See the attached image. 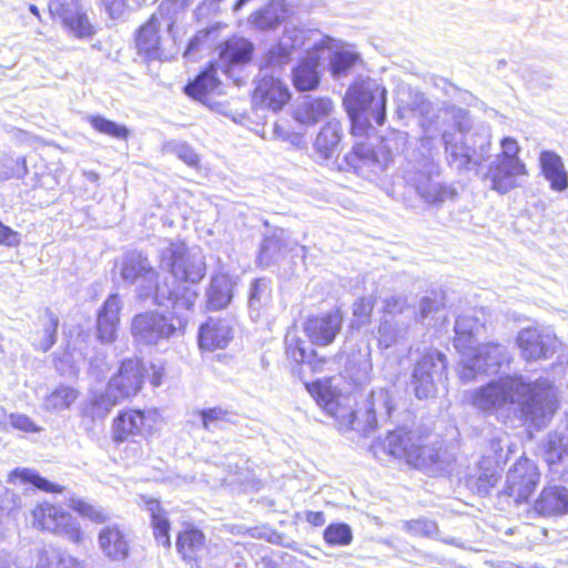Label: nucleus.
Returning <instances> with one entry per match:
<instances>
[{
    "label": "nucleus",
    "instance_id": "2f4dec72",
    "mask_svg": "<svg viewBox=\"0 0 568 568\" xmlns=\"http://www.w3.org/2000/svg\"><path fill=\"white\" fill-rule=\"evenodd\" d=\"M234 282L227 274H216L212 277L207 292V304L212 310L226 307L233 295Z\"/></svg>",
    "mask_w": 568,
    "mask_h": 568
},
{
    "label": "nucleus",
    "instance_id": "49530a36",
    "mask_svg": "<svg viewBox=\"0 0 568 568\" xmlns=\"http://www.w3.org/2000/svg\"><path fill=\"white\" fill-rule=\"evenodd\" d=\"M154 540L165 549L171 548V521L169 515L150 521Z\"/></svg>",
    "mask_w": 568,
    "mask_h": 568
},
{
    "label": "nucleus",
    "instance_id": "6ab92c4d",
    "mask_svg": "<svg viewBox=\"0 0 568 568\" xmlns=\"http://www.w3.org/2000/svg\"><path fill=\"white\" fill-rule=\"evenodd\" d=\"M207 547L205 532L192 523H185L175 536V549L185 562H197Z\"/></svg>",
    "mask_w": 568,
    "mask_h": 568
},
{
    "label": "nucleus",
    "instance_id": "09e8293b",
    "mask_svg": "<svg viewBox=\"0 0 568 568\" xmlns=\"http://www.w3.org/2000/svg\"><path fill=\"white\" fill-rule=\"evenodd\" d=\"M8 420L12 428L23 433H39L41 430V427L37 426L26 414L12 413L8 416Z\"/></svg>",
    "mask_w": 568,
    "mask_h": 568
},
{
    "label": "nucleus",
    "instance_id": "6e6d98bb",
    "mask_svg": "<svg viewBox=\"0 0 568 568\" xmlns=\"http://www.w3.org/2000/svg\"><path fill=\"white\" fill-rule=\"evenodd\" d=\"M68 506L72 511L84 518L88 515L91 503L82 498H70Z\"/></svg>",
    "mask_w": 568,
    "mask_h": 568
},
{
    "label": "nucleus",
    "instance_id": "dca6fc26",
    "mask_svg": "<svg viewBox=\"0 0 568 568\" xmlns=\"http://www.w3.org/2000/svg\"><path fill=\"white\" fill-rule=\"evenodd\" d=\"M122 302L119 294H110L97 313L95 333L102 344H111L118 338Z\"/></svg>",
    "mask_w": 568,
    "mask_h": 568
},
{
    "label": "nucleus",
    "instance_id": "a19ab883",
    "mask_svg": "<svg viewBox=\"0 0 568 568\" xmlns=\"http://www.w3.org/2000/svg\"><path fill=\"white\" fill-rule=\"evenodd\" d=\"M326 545L331 547L347 546L353 540L351 527L345 523L329 524L323 532Z\"/></svg>",
    "mask_w": 568,
    "mask_h": 568
},
{
    "label": "nucleus",
    "instance_id": "423d86ee",
    "mask_svg": "<svg viewBox=\"0 0 568 568\" xmlns=\"http://www.w3.org/2000/svg\"><path fill=\"white\" fill-rule=\"evenodd\" d=\"M375 102L373 118L377 125H383L386 120V91L379 92L357 88L347 95V113L351 120L349 134L353 138H365L372 131L369 121L362 118L358 111L366 110L369 104Z\"/></svg>",
    "mask_w": 568,
    "mask_h": 568
},
{
    "label": "nucleus",
    "instance_id": "de8ad7c7",
    "mask_svg": "<svg viewBox=\"0 0 568 568\" xmlns=\"http://www.w3.org/2000/svg\"><path fill=\"white\" fill-rule=\"evenodd\" d=\"M197 414L202 426L207 430L215 427L219 423L227 422L230 416V412L221 406L203 408Z\"/></svg>",
    "mask_w": 568,
    "mask_h": 568
},
{
    "label": "nucleus",
    "instance_id": "6e6552de",
    "mask_svg": "<svg viewBox=\"0 0 568 568\" xmlns=\"http://www.w3.org/2000/svg\"><path fill=\"white\" fill-rule=\"evenodd\" d=\"M154 422L155 413L150 409L122 408L111 422V440L116 446L133 443L136 437L151 435Z\"/></svg>",
    "mask_w": 568,
    "mask_h": 568
},
{
    "label": "nucleus",
    "instance_id": "e2e57ef3",
    "mask_svg": "<svg viewBox=\"0 0 568 568\" xmlns=\"http://www.w3.org/2000/svg\"><path fill=\"white\" fill-rule=\"evenodd\" d=\"M291 142L297 146H300L303 143V135L302 134H295Z\"/></svg>",
    "mask_w": 568,
    "mask_h": 568
},
{
    "label": "nucleus",
    "instance_id": "13d9d810",
    "mask_svg": "<svg viewBox=\"0 0 568 568\" xmlns=\"http://www.w3.org/2000/svg\"><path fill=\"white\" fill-rule=\"evenodd\" d=\"M261 280H255L253 282V285H252V293H251V297L252 298H258L260 296V286H261Z\"/></svg>",
    "mask_w": 568,
    "mask_h": 568
},
{
    "label": "nucleus",
    "instance_id": "f704fd0d",
    "mask_svg": "<svg viewBox=\"0 0 568 568\" xmlns=\"http://www.w3.org/2000/svg\"><path fill=\"white\" fill-rule=\"evenodd\" d=\"M10 478L19 479L23 484H30L34 488L49 494H61L64 489L63 486L45 479L38 471L30 468H14L10 473Z\"/></svg>",
    "mask_w": 568,
    "mask_h": 568
},
{
    "label": "nucleus",
    "instance_id": "c85d7f7f",
    "mask_svg": "<svg viewBox=\"0 0 568 568\" xmlns=\"http://www.w3.org/2000/svg\"><path fill=\"white\" fill-rule=\"evenodd\" d=\"M342 140V126L339 122L325 123L317 133L314 149L323 160H329L337 155Z\"/></svg>",
    "mask_w": 568,
    "mask_h": 568
},
{
    "label": "nucleus",
    "instance_id": "2eb2a0df",
    "mask_svg": "<svg viewBox=\"0 0 568 568\" xmlns=\"http://www.w3.org/2000/svg\"><path fill=\"white\" fill-rule=\"evenodd\" d=\"M48 11L53 19H59L69 33L77 39H90L95 34V28L88 14L82 10L71 11L67 1H49Z\"/></svg>",
    "mask_w": 568,
    "mask_h": 568
},
{
    "label": "nucleus",
    "instance_id": "473e14b6",
    "mask_svg": "<svg viewBox=\"0 0 568 568\" xmlns=\"http://www.w3.org/2000/svg\"><path fill=\"white\" fill-rule=\"evenodd\" d=\"M518 345L526 361L547 357L548 348L542 336L534 329H526L518 336Z\"/></svg>",
    "mask_w": 568,
    "mask_h": 568
},
{
    "label": "nucleus",
    "instance_id": "052dcab7",
    "mask_svg": "<svg viewBox=\"0 0 568 568\" xmlns=\"http://www.w3.org/2000/svg\"><path fill=\"white\" fill-rule=\"evenodd\" d=\"M374 422H375V410L372 407H369L367 409V424L371 425Z\"/></svg>",
    "mask_w": 568,
    "mask_h": 568
},
{
    "label": "nucleus",
    "instance_id": "69168bd1",
    "mask_svg": "<svg viewBox=\"0 0 568 568\" xmlns=\"http://www.w3.org/2000/svg\"><path fill=\"white\" fill-rule=\"evenodd\" d=\"M175 320L180 328H184L187 324V321L185 318L176 316Z\"/></svg>",
    "mask_w": 568,
    "mask_h": 568
},
{
    "label": "nucleus",
    "instance_id": "39448f33",
    "mask_svg": "<svg viewBox=\"0 0 568 568\" xmlns=\"http://www.w3.org/2000/svg\"><path fill=\"white\" fill-rule=\"evenodd\" d=\"M500 152L487 171L491 189L506 194L519 186V180L527 176L528 170L520 159V146L515 138L506 136L500 141Z\"/></svg>",
    "mask_w": 568,
    "mask_h": 568
},
{
    "label": "nucleus",
    "instance_id": "1a4fd4ad",
    "mask_svg": "<svg viewBox=\"0 0 568 568\" xmlns=\"http://www.w3.org/2000/svg\"><path fill=\"white\" fill-rule=\"evenodd\" d=\"M540 477L537 464L527 456H520L507 473L503 494L517 505L528 503L540 483Z\"/></svg>",
    "mask_w": 568,
    "mask_h": 568
},
{
    "label": "nucleus",
    "instance_id": "f3484780",
    "mask_svg": "<svg viewBox=\"0 0 568 568\" xmlns=\"http://www.w3.org/2000/svg\"><path fill=\"white\" fill-rule=\"evenodd\" d=\"M233 339V328L223 318L209 317L199 327L197 345L202 352L224 349Z\"/></svg>",
    "mask_w": 568,
    "mask_h": 568
},
{
    "label": "nucleus",
    "instance_id": "c756f323",
    "mask_svg": "<svg viewBox=\"0 0 568 568\" xmlns=\"http://www.w3.org/2000/svg\"><path fill=\"white\" fill-rule=\"evenodd\" d=\"M321 62L320 54L302 59L293 69L292 81L297 91H311L318 87L320 74L317 68Z\"/></svg>",
    "mask_w": 568,
    "mask_h": 568
},
{
    "label": "nucleus",
    "instance_id": "b1692460",
    "mask_svg": "<svg viewBox=\"0 0 568 568\" xmlns=\"http://www.w3.org/2000/svg\"><path fill=\"white\" fill-rule=\"evenodd\" d=\"M535 509L541 516H557L568 513V489L547 486L535 501Z\"/></svg>",
    "mask_w": 568,
    "mask_h": 568
},
{
    "label": "nucleus",
    "instance_id": "bf43d9fd",
    "mask_svg": "<svg viewBox=\"0 0 568 568\" xmlns=\"http://www.w3.org/2000/svg\"><path fill=\"white\" fill-rule=\"evenodd\" d=\"M248 1H250V0H236V1L233 3V7H232L233 11H235V12H236V11H240V10L242 9V7H243L246 2H248Z\"/></svg>",
    "mask_w": 568,
    "mask_h": 568
},
{
    "label": "nucleus",
    "instance_id": "ddd939ff",
    "mask_svg": "<svg viewBox=\"0 0 568 568\" xmlns=\"http://www.w3.org/2000/svg\"><path fill=\"white\" fill-rule=\"evenodd\" d=\"M176 328L170 318L155 311L139 313L131 322L132 335L146 344H156L161 339L171 337Z\"/></svg>",
    "mask_w": 568,
    "mask_h": 568
},
{
    "label": "nucleus",
    "instance_id": "58836bf2",
    "mask_svg": "<svg viewBox=\"0 0 568 568\" xmlns=\"http://www.w3.org/2000/svg\"><path fill=\"white\" fill-rule=\"evenodd\" d=\"M375 306V300L373 297L362 296L357 298L352 305L351 321L352 329H359L361 327L371 323Z\"/></svg>",
    "mask_w": 568,
    "mask_h": 568
},
{
    "label": "nucleus",
    "instance_id": "a211bd4d",
    "mask_svg": "<svg viewBox=\"0 0 568 568\" xmlns=\"http://www.w3.org/2000/svg\"><path fill=\"white\" fill-rule=\"evenodd\" d=\"M98 544L111 561H125L131 554V541L124 529L116 524L104 526L98 534Z\"/></svg>",
    "mask_w": 568,
    "mask_h": 568
},
{
    "label": "nucleus",
    "instance_id": "4c0bfd02",
    "mask_svg": "<svg viewBox=\"0 0 568 568\" xmlns=\"http://www.w3.org/2000/svg\"><path fill=\"white\" fill-rule=\"evenodd\" d=\"M417 192L428 204H440L452 194L447 186L432 181L430 178L419 181L417 184Z\"/></svg>",
    "mask_w": 568,
    "mask_h": 568
},
{
    "label": "nucleus",
    "instance_id": "7c9ffc66",
    "mask_svg": "<svg viewBox=\"0 0 568 568\" xmlns=\"http://www.w3.org/2000/svg\"><path fill=\"white\" fill-rule=\"evenodd\" d=\"M287 8L284 0H270L250 16V23L260 30L274 29L284 20Z\"/></svg>",
    "mask_w": 568,
    "mask_h": 568
},
{
    "label": "nucleus",
    "instance_id": "f03ea898",
    "mask_svg": "<svg viewBox=\"0 0 568 568\" xmlns=\"http://www.w3.org/2000/svg\"><path fill=\"white\" fill-rule=\"evenodd\" d=\"M164 377L163 366L146 364L139 357L124 358L109 378L106 394L111 397V404L129 402L140 394L146 378L153 387H159Z\"/></svg>",
    "mask_w": 568,
    "mask_h": 568
},
{
    "label": "nucleus",
    "instance_id": "4be33fe9",
    "mask_svg": "<svg viewBox=\"0 0 568 568\" xmlns=\"http://www.w3.org/2000/svg\"><path fill=\"white\" fill-rule=\"evenodd\" d=\"M254 44L243 37L233 36L219 45V58L227 70L252 61Z\"/></svg>",
    "mask_w": 568,
    "mask_h": 568
},
{
    "label": "nucleus",
    "instance_id": "cd10ccee",
    "mask_svg": "<svg viewBox=\"0 0 568 568\" xmlns=\"http://www.w3.org/2000/svg\"><path fill=\"white\" fill-rule=\"evenodd\" d=\"M540 169L549 181L550 187L562 192L568 187V174L561 158L554 151H541L539 155Z\"/></svg>",
    "mask_w": 568,
    "mask_h": 568
},
{
    "label": "nucleus",
    "instance_id": "9d476101",
    "mask_svg": "<svg viewBox=\"0 0 568 568\" xmlns=\"http://www.w3.org/2000/svg\"><path fill=\"white\" fill-rule=\"evenodd\" d=\"M385 139L382 138L381 142ZM393 160L389 148L381 143L374 148L364 141L355 142L352 149L344 155L343 163L346 171L357 175L369 178L384 170Z\"/></svg>",
    "mask_w": 568,
    "mask_h": 568
},
{
    "label": "nucleus",
    "instance_id": "0e129e2a",
    "mask_svg": "<svg viewBox=\"0 0 568 568\" xmlns=\"http://www.w3.org/2000/svg\"><path fill=\"white\" fill-rule=\"evenodd\" d=\"M464 337V334L463 335H459L455 338L454 341V346L455 348H457L459 352H462V348H463V345L460 344L462 339Z\"/></svg>",
    "mask_w": 568,
    "mask_h": 568
},
{
    "label": "nucleus",
    "instance_id": "79ce46f5",
    "mask_svg": "<svg viewBox=\"0 0 568 568\" xmlns=\"http://www.w3.org/2000/svg\"><path fill=\"white\" fill-rule=\"evenodd\" d=\"M152 271V267L148 265V260L139 255L124 260L121 266V276L126 281L133 282Z\"/></svg>",
    "mask_w": 568,
    "mask_h": 568
},
{
    "label": "nucleus",
    "instance_id": "0eeeda50",
    "mask_svg": "<svg viewBox=\"0 0 568 568\" xmlns=\"http://www.w3.org/2000/svg\"><path fill=\"white\" fill-rule=\"evenodd\" d=\"M31 525L40 531L64 535L77 545L84 541V532L72 520L71 514L49 501L39 503L32 508Z\"/></svg>",
    "mask_w": 568,
    "mask_h": 568
},
{
    "label": "nucleus",
    "instance_id": "a878e982",
    "mask_svg": "<svg viewBox=\"0 0 568 568\" xmlns=\"http://www.w3.org/2000/svg\"><path fill=\"white\" fill-rule=\"evenodd\" d=\"M503 379L490 382L471 393L470 402L483 413H494L505 407Z\"/></svg>",
    "mask_w": 568,
    "mask_h": 568
},
{
    "label": "nucleus",
    "instance_id": "393cba45",
    "mask_svg": "<svg viewBox=\"0 0 568 568\" xmlns=\"http://www.w3.org/2000/svg\"><path fill=\"white\" fill-rule=\"evenodd\" d=\"M333 109V102L328 98H311L300 103L293 118L302 125L312 126L326 119Z\"/></svg>",
    "mask_w": 568,
    "mask_h": 568
},
{
    "label": "nucleus",
    "instance_id": "4d7b16f0",
    "mask_svg": "<svg viewBox=\"0 0 568 568\" xmlns=\"http://www.w3.org/2000/svg\"><path fill=\"white\" fill-rule=\"evenodd\" d=\"M306 521L313 527H321L325 523V515L323 511H306Z\"/></svg>",
    "mask_w": 568,
    "mask_h": 568
},
{
    "label": "nucleus",
    "instance_id": "5701e85b",
    "mask_svg": "<svg viewBox=\"0 0 568 568\" xmlns=\"http://www.w3.org/2000/svg\"><path fill=\"white\" fill-rule=\"evenodd\" d=\"M59 327L58 316L49 308L38 316L34 322L32 335V345L34 349L48 352L57 342V332Z\"/></svg>",
    "mask_w": 568,
    "mask_h": 568
},
{
    "label": "nucleus",
    "instance_id": "680f3d73",
    "mask_svg": "<svg viewBox=\"0 0 568 568\" xmlns=\"http://www.w3.org/2000/svg\"><path fill=\"white\" fill-rule=\"evenodd\" d=\"M29 10H30V12H31L34 17H37L39 20L41 19L40 10H39V8H38L36 4H30V6H29Z\"/></svg>",
    "mask_w": 568,
    "mask_h": 568
},
{
    "label": "nucleus",
    "instance_id": "3c124183",
    "mask_svg": "<svg viewBox=\"0 0 568 568\" xmlns=\"http://www.w3.org/2000/svg\"><path fill=\"white\" fill-rule=\"evenodd\" d=\"M141 500L143 503V507L150 515V521L168 515V511L163 508L159 499L149 496H141Z\"/></svg>",
    "mask_w": 568,
    "mask_h": 568
},
{
    "label": "nucleus",
    "instance_id": "f8f14e48",
    "mask_svg": "<svg viewBox=\"0 0 568 568\" xmlns=\"http://www.w3.org/2000/svg\"><path fill=\"white\" fill-rule=\"evenodd\" d=\"M505 406L516 405L524 418L535 415L541 408L540 387L518 376L503 378Z\"/></svg>",
    "mask_w": 568,
    "mask_h": 568
},
{
    "label": "nucleus",
    "instance_id": "aec40b11",
    "mask_svg": "<svg viewBox=\"0 0 568 568\" xmlns=\"http://www.w3.org/2000/svg\"><path fill=\"white\" fill-rule=\"evenodd\" d=\"M135 48L138 54L148 61L158 60L162 55V43L160 36V18L152 14L135 33Z\"/></svg>",
    "mask_w": 568,
    "mask_h": 568
},
{
    "label": "nucleus",
    "instance_id": "ea45409f",
    "mask_svg": "<svg viewBox=\"0 0 568 568\" xmlns=\"http://www.w3.org/2000/svg\"><path fill=\"white\" fill-rule=\"evenodd\" d=\"M111 397L106 399L100 394L92 397L82 408L81 416L90 422L103 420L110 413L112 406Z\"/></svg>",
    "mask_w": 568,
    "mask_h": 568
},
{
    "label": "nucleus",
    "instance_id": "603ef678",
    "mask_svg": "<svg viewBox=\"0 0 568 568\" xmlns=\"http://www.w3.org/2000/svg\"><path fill=\"white\" fill-rule=\"evenodd\" d=\"M176 155L189 166L197 168L200 165V158L197 153L189 144L179 145L176 149Z\"/></svg>",
    "mask_w": 568,
    "mask_h": 568
},
{
    "label": "nucleus",
    "instance_id": "bb28decb",
    "mask_svg": "<svg viewBox=\"0 0 568 568\" xmlns=\"http://www.w3.org/2000/svg\"><path fill=\"white\" fill-rule=\"evenodd\" d=\"M216 63L209 62L206 67L184 87V92L194 100L206 101L220 85L216 75Z\"/></svg>",
    "mask_w": 568,
    "mask_h": 568
},
{
    "label": "nucleus",
    "instance_id": "a18cd8bd",
    "mask_svg": "<svg viewBox=\"0 0 568 568\" xmlns=\"http://www.w3.org/2000/svg\"><path fill=\"white\" fill-rule=\"evenodd\" d=\"M294 47L276 44L268 49L265 54V65L268 68H282L292 60Z\"/></svg>",
    "mask_w": 568,
    "mask_h": 568
},
{
    "label": "nucleus",
    "instance_id": "e433bc0d",
    "mask_svg": "<svg viewBox=\"0 0 568 568\" xmlns=\"http://www.w3.org/2000/svg\"><path fill=\"white\" fill-rule=\"evenodd\" d=\"M88 122L94 131L110 138L128 140L130 136V130L125 125L109 120L100 114L90 115Z\"/></svg>",
    "mask_w": 568,
    "mask_h": 568
},
{
    "label": "nucleus",
    "instance_id": "864d4df0",
    "mask_svg": "<svg viewBox=\"0 0 568 568\" xmlns=\"http://www.w3.org/2000/svg\"><path fill=\"white\" fill-rule=\"evenodd\" d=\"M20 244V234L10 226L0 222V245L18 246Z\"/></svg>",
    "mask_w": 568,
    "mask_h": 568
},
{
    "label": "nucleus",
    "instance_id": "c9c22d12",
    "mask_svg": "<svg viewBox=\"0 0 568 568\" xmlns=\"http://www.w3.org/2000/svg\"><path fill=\"white\" fill-rule=\"evenodd\" d=\"M79 397V392L71 386H59L44 399L45 409L61 412L70 408Z\"/></svg>",
    "mask_w": 568,
    "mask_h": 568
},
{
    "label": "nucleus",
    "instance_id": "c03bdc74",
    "mask_svg": "<svg viewBox=\"0 0 568 568\" xmlns=\"http://www.w3.org/2000/svg\"><path fill=\"white\" fill-rule=\"evenodd\" d=\"M359 57L356 53L349 51H336L334 52L331 62L329 70L334 77L347 74L354 65L357 63Z\"/></svg>",
    "mask_w": 568,
    "mask_h": 568
},
{
    "label": "nucleus",
    "instance_id": "20e7f679",
    "mask_svg": "<svg viewBox=\"0 0 568 568\" xmlns=\"http://www.w3.org/2000/svg\"><path fill=\"white\" fill-rule=\"evenodd\" d=\"M304 386L316 405L335 420L338 430L348 432L359 425V412L345 403L341 389L333 385V377L306 382Z\"/></svg>",
    "mask_w": 568,
    "mask_h": 568
},
{
    "label": "nucleus",
    "instance_id": "412c9836",
    "mask_svg": "<svg viewBox=\"0 0 568 568\" xmlns=\"http://www.w3.org/2000/svg\"><path fill=\"white\" fill-rule=\"evenodd\" d=\"M437 363L446 366V357L438 351L424 353L415 363L412 376L417 397H426L429 387H434L433 374Z\"/></svg>",
    "mask_w": 568,
    "mask_h": 568
},
{
    "label": "nucleus",
    "instance_id": "8fccbe9b",
    "mask_svg": "<svg viewBox=\"0 0 568 568\" xmlns=\"http://www.w3.org/2000/svg\"><path fill=\"white\" fill-rule=\"evenodd\" d=\"M100 6L112 20H115L124 13L128 0H101Z\"/></svg>",
    "mask_w": 568,
    "mask_h": 568
},
{
    "label": "nucleus",
    "instance_id": "5fc2aeb1",
    "mask_svg": "<svg viewBox=\"0 0 568 568\" xmlns=\"http://www.w3.org/2000/svg\"><path fill=\"white\" fill-rule=\"evenodd\" d=\"M109 514L99 506H95L91 504L88 515L84 517V519H88L89 521L95 524V525H102L109 520Z\"/></svg>",
    "mask_w": 568,
    "mask_h": 568
},
{
    "label": "nucleus",
    "instance_id": "7ed1b4c3",
    "mask_svg": "<svg viewBox=\"0 0 568 568\" xmlns=\"http://www.w3.org/2000/svg\"><path fill=\"white\" fill-rule=\"evenodd\" d=\"M376 455H385L414 469H423L436 462L437 456L422 434L406 426H397L373 446Z\"/></svg>",
    "mask_w": 568,
    "mask_h": 568
},
{
    "label": "nucleus",
    "instance_id": "f257e3e1",
    "mask_svg": "<svg viewBox=\"0 0 568 568\" xmlns=\"http://www.w3.org/2000/svg\"><path fill=\"white\" fill-rule=\"evenodd\" d=\"M165 260L168 271L176 284L175 288L170 292L173 308L192 311L199 297V293L193 286L205 277L206 263L192 257L183 242L172 243Z\"/></svg>",
    "mask_w": 568,
    "mask_h": 568
},
{
    "label": "nucleus",
    "instance_id": "9b49d317",
    "mask_svg": "<svg viewBox=\"0 0 568 568\" xmlns=\"http://www.w3.org/2000/svg\"><path fill=\"white\" fill-rule=\"evenodd\" d=\"M343 312L336 307L329 312L310 314L302 323V331L314 347L332 345L343 328Z\"/></svg>",
    "mask_w": 568,
    "mask_h": 568
},
{
    "label": "nucleus",
    "instance_id": "37998d69",
    "mask_svg": "<svg viewBox=\"0 0 568 568\" xmlns=\"http://www.w3.org/2000/svg\"><path fill=\"white\" fill-rule=\"evenodd\" d=\"M2 171L0 180L23 179L28 174V165L24 156L4 158L0 162Z\"/></svg>",
    "mask_w": 568,
    "mask_h": 568
},
{
    "label": "nucleus",
    "instance_id": "4468645a",
    "mask_svg": "<svg viewBox=\"0 0 568 568\" xmlns=\"http://www.w3.org/2000/svg\"><path fill=\"white\" fill-rule=\"evenodd\" d=\"M291 99L288 85L274 75H263L253 92V100L257 105L274 112L281 111Z\"/></svg>",
    "mask_w": 568,
    "mask_h": 568
},
{
    "label": "nucleus",
    "instance_id": "72a5a7b5",
    "mask_svg": "<svg viewBox=\"0 0 568 568\" xmlns=\"http://www.w3.org/2000/svg\"><path fill=\"white\" fill-rule=\"evenodd\" d=\"M284 352L286 357L297 365H303L310 357L316 356V351L310 349L296 331L287 332L284 341Z\"/></svg>",
    "mask_w": 568,
    "mask_h": 568
}]
</instances>
